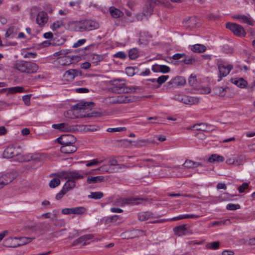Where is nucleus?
<instances>
[{
  "mask_svg": "<svg viewBox=\"0 0 255 255\" xmlns=\"http://www.w3.org/2000/svg\"><path fill=\"white\" fill-rule=\"evenodd\" d=\"M110 84L111 85L110 90L114 93H128L129 92H141L143 91V89L140 87H126L125 80L124 79H113L110 81Z\"/></svg>",
  "mask_w": 255,
  "mask_h": 255,
  "instance_id": "1",
  "label": "nucleus"
},
{
  "mask_svg": "<svg viewBox=\"0 0 255 255\" xmlns=\"http://www.w3.org/2000/svg\"><path fill=\"white\" fill-rule=\"evenodd\" d=\"M59 178L64 179H68L65 183L63 188L68 192L74 188L76 186V182L74 180H79L84 177V175L80 174L78 171H64L57 173Z\"/></svg>",
  "mask_w": 255,
  "mask_h": 255,
  "instance_id": "2",
  "label": "nucleus"
},
{
  "mask_svg": "<svg viewBox=\"0 0 255 255\" xmlns=\"http://www.w3.org/2000/svg\"><path fill=\"white\" fill-rule=\"evenodd\" d=\"M73 24L74 30L80 32L94 30L99 27V24L97 22L88 19L77 21L74 22Z\"/></svg>",
  "mask_w": 255,
  "mask_h": 255,
  "instance_id": "3",
  "label": "nucleus"
},
{
  "mask_svg": "<svg viewBox=\"0 0 255 255\" xmlns=\"http://www.w3.org/2000/svg\"><path fill=\"white\" fill-rule=\"evenodd\" d=\"M14 68L20 72L34 73L38 70V66L34 63L19 61L15 64Z\"/></svg>",
  "mask_w": 255,
  "mask_h": 255,
  "instance_id": "4",
  "label": "nucleus"
},
{
  "mask_svg": "<svg viewBox=\"0 0 255 255\" xmlns=\"http://www.w3.org/2000/svg\"><path fill=\"white\" fill-rule=\"evenodd\" d=\"M226 27L230 29L235 35L238 36L245 37L246 35L245 30L241 25L228 22L226 23Z\"/></svg>",
  "mask_w": 255,
  "mask_h": 255,
  "instance_id": "5",
  "label": "nucleus"
},
{
  "mask_svg": "<svg viewBox=\"0 0 255 255\" xmlns=\"http://www.w3.org/2000/svg\"><path fill=\"white\" fill-rule=\"evenodd\" d=\"M29 157L31 158V165H27V169L31 170L34 169L41 165L43 156L42 155L38 153H29Z\"/></svg>",
  "mask_w": 255,
  "mask_h": 255,
  "instance_id": "6",
  "label": "nucleus"
},
{
  "mask_svg": "<svg viewBox=\"0 0 255 255\" xmlns=\"http://www.w3.org/2000/svg\"><path fill=\"white\" fill-rule=\"evenodd\" d=\"M109 99V102L113 104L128 103L132 101L130 96L125 94L111 97Z\"/></svg>",
  "mask_w": 255,
  "mask_h": 255,
  "instance_id": "7",
  "label": "nucleus"
},
{
  "mask_svg": "<svg viewBox=\"0 0 255 255\" xmlns=\"http://www.w3.org/2000/svg\"><path fill=\"white\" fill-rule=\"evenodd\" d=\"M16 177L15 172L6 173L0 176V189L12 182Z\"/></svg>",
  "mask_w": 255,
  "mask_h": 255,
  "instance_id": "8",
  "label": "nucleus"
},
{
  "mask_svg": "<svg viewBox=\"0 0 255 255\" xmlns=\"http://www.w3.org/2000/svg\"><path fill=\"white\" fill-rule=\"evenodd\" d=\"M219 72V76L218 81L221 80L222 78L228 75L230 71L233 69V66L230 64H225L224 63H219L218 65Z\"/></svg>",
  "mask_w": 255,
  "mask_h": 255,
  "instance_id": "9",
  "label": "nucleus"
},
{
  "mask_svg": "<svg viewBox=\"0 0 255 255\" xmlns=\"http://www.w3.org/2000/svg\"><path fill=\"white\" fill-rule=\"evenodd\" d=\"M58 142L61 144H74L76 141L75 136L72 134H64L57 138Z\"/></svg>",
  "mask_w": 255,
  "mask_h": 255,
  "instance_id": "10",
  "label": "nucleus"
},
{
  "mask_svg": "<svg viewBox=\"0 0 255 255\" xmlns=\"http://www.w3.org/2000/svg\"><path fill=\"white\" fill-rule=\"evenodd\" d=\"M233 18L238 19L240 22L247 23L251 26H254L255 23V21L249 14L247 15L237 14L234 15Z\"/></svg>",
  "mask_w": 255,
  "mask_h": 255,
  "instance_id": "11",
  "label": "nucleus"
},
{
  "mask_svg": "<svg viewBox=\"0 0 255 255\" xmlns=\"http://www.w3.org/2000/svg\"><path fill=\"white\" fill-rule=\"evenodd\" d=\"M19 152L15 149L13 145L8 146L4 150L3 156L4 158H10L17 155Z\"/></svg>",
  "mask_w": 255,
  "mask_h": 255,
  "instance_id": "12",
  "label": "nucleus"
},
{
  "mask_svg": "<svg viewBox=\"0 0 255 255\" xmlns=\"http://www.w3.org/2000/svg\"><path fill=\"white\" fill-rule=\"evenodd\" d=\"M179 101L188 105H193L198 104L200 102V99L197 97L185 96L181 98L177 99Z\"/></svg>",
  "mask_w": 255,
  "mask_h": 255,
  "instance_id": "13",
  "label": "nucleus"
},
{
  "mask_svg": "<svg viewBox=\"0 0 255 255\" xmlns=\"http://www.w3.org/2000/svg\"><path fill=\"white\" fill-rule=\"evenodd\" d=\"M186 225H183L175 227L173 229L174 234L178 236L191 234V232L190 229L186 228Z\"/></svg>",
  "mask_w": 255,
  "mask_h": 255,
  "instance_id": "14",
  "label": "nucleus"
},
{
  "mask_svg": "<svg viewBox=\"0 0 255 255\" xmlns=\"http://www.w3.org/2000/svg\"><path fill=\"white\" fill-rule=\"evenodd\" d=\"M212 126L206 123H200L193 125L192 127L188 128V129H193L195 130H201L204 131H209L212 130Z\"/></svg>",
  "mask_w": 255,
  "mask_h": 255,
  "instance_id": "15",
  "label": "nucleus"
},
{
  "mask_svg": "<svg viewBox=\"0 0 255 255\" xmlns=\"http://www.w3.org/2000/svg\"><path fill=\"white\" fill-rule=\"evenodd\" d=\"M48 16L47 13L44 11H39L36 18L37 23L40 26H44L48 21Z\"/></svg>",
  "mask_w": 255,
  "mask_h": 255,
  "instance_id": "16",
  "label": "nucleus"
},
{
  "mask_svg": "<svg viewBox=\"0 0 255 255\" xmlns=\"http://www.w3.org/2000/svg\"><path fill=\"white\" fill-rule=\"evenodd\" d=\"M93 236L92 235H86L84 236H82L79 237L78 239L75 240L73 242L72 245L73 246L79 245H86L87 244V241H88L90 240H91Z\"/></svg>",
  "mask_w": 255,
  "mask_h": 255,
  "instance_id": "17",
  "label": "nucleus"
},
{
  "mask_svg": "<svg viewBox=\"0 0 255 255\" xmlns=\"http://www.w3.org/2000/svg\"><path fill=\"white\" fill-rule=\"evenodd\" d=\"M153 9L154 7L152 5H149L147 2L143 8L142 12L137 15V19L142 20L143 18V16L147 18V16L150 15L152 13Z\"/></svg>",
  "mask_w": 255,
  "mask_h": 255,
  "instance_id": "18",
  "label": "nucleus"
},
{
  "mask_svg": "<svg viewBox=\"0 0 255 255\" xmlns=\"http://www.w3.org/2000/svg\"><path fill=\"white\" fill-rule=\"evenodd\" d=\"M60 148L61 152L65 154H70L75 152L77 150V147L74 144H61Z\"/></svg>",
  "mask_w": 255,
  "mask_h": 255,
  "instance_id": "19",
  "label": "nucleus"
},
{
  "mask_svg": "<svg viewBox=\"0 0 255 255\" xmlns=\"http://www.w3.org/2000/svg\"><path fill=\"white\" fill-rule=\"evenodd\" d=\"M52 128L64 132H70L74 130V128L72 127L69 126L66 123L53 124Z\"/></svg>",
  "mask_w": 255,
  "mask_h": 255,
  "instance_id": "20",
  "label": "nucleus"
},
{
  "mask_svg": "<svg viewBox=\"0 0 255 255\" xmlns=\"http://www.w3.org/2000/svg\"><path fill=\"white\" fill-rule=\"evenodd\" d=\"M3 245L9 248H16L18 247L17 237L8 238L3 241Z\"/></svg>",
  "mask_w": 255,
  "mask_h": 255,
  "instance_id": "21",
  "label": "nucleus"
},
{
  "mask_svg": "<svg viewBox=\"0 0 255 255\" xmlns=\"http://www.w3.org/2000/svg\"><path fill=\"white\" fill-rule=\"evenodd\" d=\"M74 56H64L59 59V63L62 66L69 65L73 62Z\"/></svg>",
  "mask_w": 255,
  "mask_h": 255,
  "instance_id": "22",
  "label": "nucleus"
},
{
  "mask_svg": "<svg viewBox=\"0 0 255 255\" xmlns=\"http://www.w3.org/2000/svg\"><path fill=\"white\" fill-rule=\"evenodd\" d=\"M77 70L75 69H70L67 70L64 74L63 78L67 81H71L77 76Z\"/></svg>",
  "mask_w": 255,
  "mask_h": 255,
  "instance_id": "23",
  "label": "nucleus"
},
{
  "mask_svg": "<svg viewBox=\"0 0 255 255\" xmlns=\"http://www.w3.org/2000/svg\"><path fill=\"white\" fill-rule=\"evenodd\" d=\"M104 179L103 176H90L87 178V182L88 184H96L103 182Z\"/></svg>",
  "mask_w": 255,
  "mask_h": 255,
  "instance_id": "24",
  "label": "nucleus"
},
{
  "mask_svg": "<svg viewBox=\"0 0 255 255\" xmlns=\"http://www.w3.org/2000/svg\"><path fill=\"white\" fill-rule=\"evenodd\" d=\"M153 214L150 212H142L138 214V219L141 221H144L152 218Z\"/></svg>",
  "mask_w": 255,
  "mask_h": 255,
  "instance_id": "25",
  "label": "nucleus"
},
{
  "mask_svg": "<svg viewBox=\"0 0 255 255\" xmlns=\"http://www.w3.org/2000/svg\"><path fill=\"white\" fill-rule=\"evenodd\" d=\"M89 105L86 103H79L72 107L73 113H77L78 111L81 112L86 109Z\"/></svg>",
  "mask_w": 255,
  "mask_h": 255,
  "instance_id": "26",
  "label": "nucleus"
},
{
  "mask_svg": "<svg viewBox=\"0 0 255 255\" xmlns=\"http://www.w3.org/2000/svg\"><path fill=\"white\" fill-rule=\"evenodd\" d=\"M191 49L194 52L202 53L205 51L206 47L203 44H196L192 45Z\"/></svg>",
  "mask_w": 255,
  "mask_h": 255,
  "instance_id": "27",
  "label": "nucleus"
},
{
  "mask_svg": "<svg viewBox=\"0 0 255 255\" xmlns=\"http://www.w3.org/2000/svg\"><path fill=\"white\" fill-rule=\"evenodd\" d=\"M170 83L176 86H183L186 83V80L183 77L177 76L173 79Z\"/></svg>",
  "mask_w": 255,
  "mask_h": 255,
  "instance_id": "28",
  "label": "nucleus"
},
{
  "mask_svg": "<svg viewBox=\"0 0 255 255\" xmlns=\"http://www.w3.org/2000/svg\"><path fill=\"white\" fill-rule=\"evenodd\" d=\"M140 199L137 198H125L123 199L122 204L125 205L126 204L128 205H137L140 203Z\"/></svg>",
  "mask_w": 255,
  "mask_h": 255,
  "instance_id": "29",
  "label": "nucleus"
},
{
  "mask_svg": "<svg viewBox=\"0 0 255 255\" xmlns=\"http://www.w3.org/2000/svg\"><path fill=\"white\" fill-rule=\"evenodd\" d=\"M202 165L201 163L199 162H194L192 160H186L183 165L188 168H193L195 167H198Z\"/></svg>",
  "mask_w": 255,
  "mask_h": 255,
  "instance_id": "30",
  "label": "nucleus"
},
{
  "mask_svg": "<svg viewBox=\"0 0 255 255\" xmlns=\"http://www.w3.org/2000/svg\"><path fill=\"white\" fill-rule=\"evenodd\" d=\"M232 82L241 88H245L248 84L247 82L242 78L232 80Z\"/></svg>",
  "mask_w": 255,
  "mask_h": 255,
  "instance_id": "31",
  "label": "nucleus"
},
{
  "mask_svg": "<svg viewBox=\"0 0 255 255\" xmlns=\"http://www.w3.org/2000/svg\"><path fill=\"white\" fill-rule=\"evenodd\" d=\"M17 244L18 247L23 246L26 244L29 243L33 240L34 239V238H27V237H20L17 238Z\"/></svg>",
  "mask_w": 255,
  "mask_h": 255,
  "instance_id": "32",
  "label": "nucleus"
},
{
  "mask_svg": "<svg viewBox=\"0 0 255 255\" xmlns=\"http://www.w3.org/2000/svg\"><path fill=\"white\" fill-rule=\"evenodd\" d=\"M227 89V87H216L214 89V91L216 95L219 96L224 97L226 94V90Z\"/></svg>",
  "mask_w": 255,
  "mask_h": 255,
  "instance_id": "33",
  "label": "nucleus"
},
{
  "mask_svg": "<svg viewBox=\"0 0 255 255\" xmlns=\"http://www.w3.org/2000/svg\"><path fill=\"white\" fill-rule=\"evenodd\" d=\"M224 160V157L220 155L214 154H212L208 159L210 162H222Z\"/></svg>",
  "mask_w": 255,
  "mask_h": 255,
  "instance_id": "34",
  "label": "nucleus"
},
{
  "mask_svg": "<svg viewBox=\"0 0 255 255\" xmlns=\"http://www.w3.org/2000/svg\"><path fill=\"white\" fill-rule=\"evenodd\" d=\"M110 12L111 15L114 18H118L123 15V12L119 9L111 7L110 8Z\"/></svg>",
  "mask_w": 255,
  "mask_h": 255,
  "instance_id": "35",
  "label": "nucleus"
},
{
  "mask_svg": "<svg viewBox=\"0 0 255 255\" xmlns=\"http://www.w3.org/2000/svg\"><path fill=\"white\" fill-rule=\"evenodd\" d=\"M7 90H8V94H15L17 93H22L24 92V88L20 86L8 88Z\"/></svg>",
  "mask_w": 255,
  "mask_h": 255,
  "instance_id": "36",
  "label": "nucleus"
},
{
  "mask_svg": "<svg viewBox=\"0 0 255 255\" xmlns=\"http://www.w3.org/2000/svg\"><path fill=\"white\" fill-rule=\"evenodd\" d=\"M64 26V22L62 20H57L54 22L51 26L52 30H56Z\"/></svg>",
  "mask_w": 255,
  "mask_h": 255,
  "instance_id": "37",
  "label": "nucleus"
},
{
  "mask_svg": "<svg viewBox=\"0 0 255 255\" xmlns=\"http://www.w3.org/2000/svg\"><path fill=\"white\" fill-rule=\"evenodd\" d=\"M103 196V193L102 192H91L90 194L88 195V198L94 199H101Z\"/></svg>",
  "mask_w": 255,
  "mask_h": 255,
  "instance_id": "38",
  "label": "nucleus"
},
{
  "mask_svg": "<svg viewBox=\"0 0 255 255\" xmlns=\"http://www.w3.org/2000/svg\"><path fill=\"white\" fill-rule=\"evenodd\" d=\"M130 236L129 238L138 237L143 235L144 231L140 230H133L130 232Z\"/></svg>",
  "mask_w": 255,
  "mask_h": 255,
  "instance_id": "39",
  "label": "nucleus"
},
{
  "mask_svg": "<svg viewBox=\"0 0 255 255\" xmlns=\"http://www.w3.org/2000/svg\"><path fill=\"white\" fill-rule=\"evenodd\" d=\"M128 56L130 59H135L138 56V51L136 48L131 49L128 52Z\"/></svg>",
  "mask_w": 255,
  "mask_h": 255,
  "instance_id": "40",
  "label": "nucleus"
},
{
  "mask_svg": "<svg viewBox=\"0 0 255 255\" xmlns=\"http://www.w3.org/2000/svg\"><path fill=\"white\" fill-rule=\"evenodd\" d=\"M133 145L136 147H141L146 145L148 141L146 139H139L137 141L133 142Z\"/></svg>",
  "mask_w": 255,
  "mask_h": 255,
  "instance_id": "41",
  "label": "nucleus"
},
{
  "mask_svg": "<svg viewBox=\"0 0 255 255\" xmlns=\"http://www.w3.org/2000/svg\"><path fill=\"white\" fill-rule=\"evenodd\" d=\"M73 214L81 215L84 213L86 209L83 207H77L72 208Z\"/></svg>",
  "mask_w": 255,
  "mask_h": 255,
  "instance_id": "42",
  "label": "nucleus"
},
{
  "mask_svg": "<svg viewBox=\"0 0 255 255\" xmlns=\"http://www.w3.org/2000/svg\"><path fill=\"white\" fill-rule=\"evenodd\" d=\"M147 3L149 5H152L153 7L155 5H160L164 4V0H148Z\"/></svg>",
  "mask_w": 255,
  "mask_h": 255,
  "instance_id": "43",
  "label": "nucleus"
},
{
  "mask_svg": "<svg viewBox=\"0 0 255 255\" xmlns=\"http://www.w3.org/2000/svg\"><path fill=\"white\" fill-rule=\"evenodd\" d=\"M60 184V180L58 178L52 179L49 183L50 187L54 188L57 187Z\"/></svg>",
  "mask_w": 255,
  "mask_h": 255,
  "instance_id": "44",
  "label": "nucleus"
},
{
  "mask_svg": "<svg viewBox=\"0 0 255 255\" xmlns=\"http://www.w3.org/2000/svg\"><path fill=\"white\" fill-rule=\"evenodd\" d=\"M220 246V243L219 242H214L208 244L207 245V248L211 250H217L219 249Z\"/></svg>",
  "mask_w": 255,
  "mask_h": 255,
  "instance_id": "45",
  "label": "nucleus"
},
{
  "mask_svg": "<svg viewBox=\"0 0 255 255\" xmlns=\"http://www.w3.org/2000/svg\"><path fill=\"white\" fill-rule=\"evenodd\" d=\"M149 37H147L145 33H141L139 38V42L140 44H146V42L148 40Z\"/></svg>",
  "mask_w": 255,
  "mask_h": 255,
  "instance_id": "46",
  "label": "nucleus"
},
{
  "mask_svg": "<svg viewBox=\"0 0 255 255\" xmlns=\"http://www.w3.org/2000/svg\"><path fill=\"white\" fill-rule=\"evenodd\" d=\"M246 157L244 155H240L235 158V164L238 166L242 164L245 161Z\"/></svg>",
  "mask_w": 255,
  "mask_h": 255,
  "instance_id": "47",
  "label": "nucleus"
},
{
  "mask_svg": "<svg viewBox=\"0 0 255 255\" xmlns=\"http://www.w3.org/2000/svg\"><path fill=\"white\" fill-rule=\"evenodd\" d=\"M127 128L125 127L108 128L107 130L108 132H122L125 131Z\"/></svg>",
  "mask_w": 255,
  "mask_h": 255,
  "instance_id": "48",
  "label": "nucleus"
},
{
  "mask_svg": "<svg viewBox=\"0 0 255 255\" xmlns=\"http://www.w3.org/2000/svg\"><path fill=\"white\" fill-rule=\"evenodd\" d=\"M169 78L168 75H162L159 76L156 80L157 82L159 84L161 85L165 83L167 79Z\"/></svg>",
  "mask_w": 255,
  "mask_h": 255,
  "instance_id": "49",
  "label": "nucleus"
},
{
  "mask_svg": "<svg viewBox=\"0 0 255 255\" xmlns=\"http://www.w3.org/2000/svg\"><path fill=\"white\" fill-rule=\"evenodd\" d=\"M15 32V27L14 26L10 27L6 31L5 36V37H9L10 36L13 37Z\"/></svg>",
  "mask_w": 255,
  "mask_h": 255,
  "instance_id": "50",
  "label": "nucleus"
},
{
  "mask_svg": "<svg viewBox=\"0 0 255 255\" xmlns=\"http://www.w3.org/2000/svg\"><path fill=\"white\" fill-rule=\"evenodd\" d=\"M240 208V205L239 204H228L226 206V209L228 210L234 211Z\"/></svg>",
  "mask_w": 255,
  "mask_h": 255,
  "instance_id": "51",
  "label": "nucleus"
},
{
  "mask_svg": "<svg viewBox=\"0 0 255 255\" xmlns=\"http://www.w3.org/2000/svg\"><path fill=\"white\" fill-rule=\"evenodd\" d=\"M93 60L95 62L102 61L104 59V56L101 55L94 54L92 55Z\"/></svg>",
  "mask_w": 255,
  "mask_h": 255,
  "instance_id": "52",
  "label": "nucleus"
},
{
  "mask_svg": "<svg viewBox=\"0 0 255 255\" xmlns=\"http://www.w3.org/2000/svg\"><path fill=\"white\" fill-rule=\"evenodd\" d=\"M114 56V57H116V58H119L120 59H124L126 58L127 55H126V53L124 52L119 51V52L116 53V54H115Z\"/></svg>",
  "mask_w": 255,
  "mask_h": 255,
  "instance_id": "53",
  "label": "nucleus"
},
{
  "mask_svg": "<svg viewBox=\"0 0 255 255\" xmlns=\"http://www.w3.org/2000/svg\"><path fill=\"white\" fill-rule=\"evenodd\" d=\"M182 217H183V219H189V218L198 219L200 216L199 215H195V214H183V215H182Z\"/></svg>",
  "mask_w": 255,
  "mask_h": 255,
  "instance_id": "54",
  "label": "nucleus"
},
{
  "mask_svg": "<svg viewBox=\"0 0 255 255\" xmlns=\"http://www.w3.org/2000/svg\"><path fill=\"white\" fill-rule=\"evenodd\" d=\"M65 230H66V229H62L61 230H60L59 231L54 232L50 234L51 237L52 238H58V237L61 236L62 235V233L63 231H65Z\"/></svg>",
  "mask_w": 255,
  "mask_h": 255,
  "instance_id": "55",
  "label": "nucleus"
},
{
  "mask_svg": "<svg viewBox=\"0 0 255 255\" xmlns=\"http://www.w3.org/2000/svg\"><path fill=\"white\" fill-rule=\"evenodd\" d=\"M249 187V184L246 183L244 182L242 184L241 186H240L238 188V190L240 193H243L244 192L245 190L247 189Z\"/></svg>",
  "mask_w": 255,
  "mask_h": 255,
  "instance_id": "56",
  "label": "nucleus"
},
{
  "mask_svg": "<svg viewBox=\"0 0 255 255\" xmlns=\"http://www.w3.org/2000/svg\"><path fill=\"white\" fill-rule=\"evenodd\" d=\"M170 71V68L166 65H161L160 67V72L167 73Z\"/></svg>",
  "mask_w": 255,
  "mask_h": 255,
  "instance_id": "57",
  "label": "nucleus"
},
{
  "mask_svg": "<svg viewBox=\"0 0 255 255\" xmlns=\"http://www.w3.org/2000/svg\"><path fill=\"white\" fill-rule=\"evenodd\" d=\"M67 192L66 191V190H65L63 188H62V189L58 193L56 196H55V198L57 199V200H60L61 199L62 197L67 193Z\"/></svg>",
  "mask_w": 255,
  "mask_h": 255,
  "instance_id": "58",
  "label": "nucleus"
},
{
  "mask_svg": "<svg viewBox=\"0 0 255 255\" xmlns=\"http://www.w3.org/2000/svg\"><path fill=\"white\" fill-rule=\"evenodd\" d=\"M86 39H81L79 40H78L76 42L74 43L73 44V47L77 48L78 47L83 44H84L86 42Z\"/></svg>",
  "mask_w": 255,
  "mask_h": 255,
  "instance_id": "59",
  "label": "nucleus"
},
{
  "mask_svg": "<svg viewBox=\"0 0 255 255\" xmlns=\"http://www.w3.org/2000/svg\"><path fill=\"white\" fill-rule=\"evenodd\" d=\"M101 162H100L97 159H93V160H90L89 161L87 164H86V166L87 167H90V166H93V165H97L100 163H101Z\"/></svg>",
  "mask_w": 255,
  "mask_h": 255,
  "instance_id": "60",
  "label": "nucleus"
},
{
  "mask_svg": "<svg viewBox=\"0 0 255 255\" xmlns=\"http://www.w3.org/2000/svg\"><path fill=\"white\" fill-rule=\"evenodd\" d=\"M183 61L186 64H193L195 62V59L192 57H188L184 59Z\"/></svg>",
  "mask_w": 255,
  "mask_h": 255,
  "instance_id": "61",
  "label": "nucleus"
},
{
  "mask_svg": "<svg viewBox=\"0 0 255 255\" xmlns=\"http://www.w3.org/2000/svg\"><path fill=\"white\" fill-rule=\"evenodd\" d=\"M75 92L79 93H86L89 92V90L86 88H79L75 90Z\"/></svg>",
  "mask_w": 255,
  "mask_h": 255,
  "instance_id": "62",
  "label": "nucleus"
},
{
  "mask_svg": "<svg viewBox=\"0 0 255 255\" xmlns=\"http://www.w3.org/2000/svg\"><path fill=\"white\" fill-rule=\"evenodd\" d=\"M61 212L64 215L73 214L72 208H64L62 209Z\"/></svg>",
  "mask_w": 255,
  "mask_h": 255,
  "instance_id": "63",
  "label": "nucleus"
},
{
  "mask_svg": "<svg viewBox=\"0 0 255 255\" xmlns=\"http://www.w3.org/2000/svg\"><path fill=\"white\" fill-rule=\"evenodd\" d=\"M196 81V77L194 76L191 75L188 79V83L189 84L193 86Z\"/></svg>",
  "mask_w": 255,
  "mask_h": 255,
  "instance_id": "64",
  "label": "nucleus"
}]
</instances>
